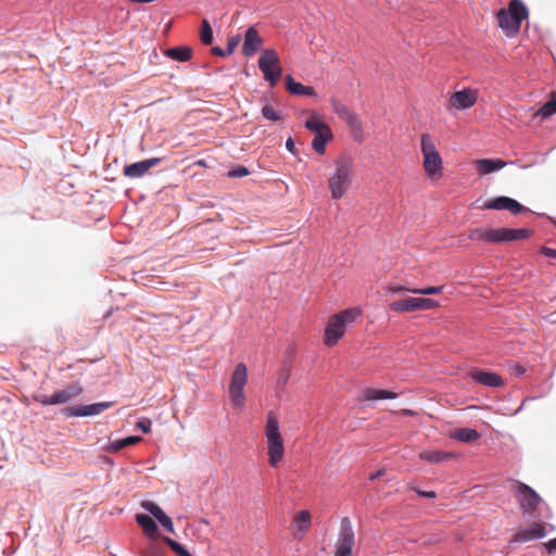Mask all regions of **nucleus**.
<instances>
[{
  "label": "nucleus",
  "mask_w": 556,
  "mask_h": 556,
  "mask_svg": "<svg viewBox=\"0 0 556 556\" xmlns=\"http://www.w3.org/2000/svg\"><path fill=\"white\" fill-rule=\"evenodd\" d=\"M355 177L354 161L349 155H341L333 162L327 186L332 200H341L351 189Z\"/></svg>",
  "instance_id": "obj_1"
},
{
  "label": "nucleus",
  "mask_w": 556,
  "mask_h": 556,
  "mask_svg": "<svg viewBox=\"0 0 556 556\" xmlns=\"http://www.w3.org/2000/svg\"><path fill=\"white\" fill-rule=\"evenodd\" d=\"M362 316L358 307L345 308L330 316L324 334V343L327 346H333L344 336L348 326L352 325Z\"/></svg>",
  "instance_id": "obj_2"
},
{
  "label": "nucleus",
  "mask_w": 556,
  "mask_h": 556,
  "mask_svg": "<svg viewBox=\"0 0 556 556\" xmlns=\"http://www.w3.org/2000/svg\"><path fill=\"white\" fill-rule=\"evenodd\" d=\"M265 437L267 442L268 463L277 467L283 458L285 444L279 429V420L274 412L266 416Z\"/></svg>",
  "instance_id": "obj_3"
},
{
  "label": "nucleus",
  "mask_w": 556,
  "mask_h": 556,
  "mask_svg": "<svg viewBox=\"0 0 556 556\" xmlns=\"http://www.w3.org/2000/svg\"><path fill=\"white\" fill-rule=\"evenodd\" d=\"M528 17V9L520 0H510L508 8L501 9L496 13L498 26L507 36H515L520 30V25Z\"/></svg>",
  "instance_id": "obj_4"
},
{
  "label": "nucleus",
  "mask_w": 556,
  "mask_h": 556,
  "mask_svg": "<svg viewBox=\"0 0 556 556\" xmlns=\"http://www.w3.org/2000/svg\"><path fill=\"white\" fill-rule=\"evenodd\" d=\"M422 153V166L425 173L430 179H439L443 174V162L440 156L434 139L429 134H422L420 139Z\"/></svg>",
  "instance_id": "obj_5"
},
{
  "label": "nucleus",
  "mask_w": 556,
  "mask_h": 556,
  "mask_svg": "<svg viewBox=\"0 0 556 556\" xmlns=\"http://www.w3.org/2000/svg\"><path fill=\"white\" fill-rule=\"evenodd\" d=\"M258 68L263 73L264 79L270 87H275L282 74L279 55L274 49H264L257 61Z\"/></svg>",
  "instance_id": "obj_6"
},
{
  "label": "nucleus",
  "mask_w": 556,
  "mask_h": 556,
  "mask_svg": "<svg viewBox=\"0 0 556 556\" xmlns=\"http://www.w3.org/2000/svg\"><path fill=\"white\" fill-rule=\"evenodd\" d=\"M248 381V369L243 363L238 364L231 375L229 396L235 407L241 408L245 402L243 388Z\"/></svg>",
  "instance_id": "obj_7"
},
{
  "label": "nucleus",
  "mask_w": 556,
  "mask_h": 556,
  "mask_svg": "<svg viewBox=\"0 0 556 556\" xmlns=\"http://www.w3.org/2000/svg\"><path fill=\"white\" fill-rule=\"evenodd\" d=\"M83 392V387L78 383H72L65 389L54 392L52 395L36 394L34 400L42 405L65 404L77 397Z\"/></svg>",
  "instance_id": "obj_8"
},
{
  "label": "nucleus",
  "mask_w": 556,
  "mask_h": 556,
  "mask_svg": "<svg viewBox=\"0 0 556 556\" xmlns=\"http://www.w3.org/2000/svg\"><path fill=\"white\" fill-rule=\"evenodd\" d=\"M355 545V534L350 519L344 518L340 525V531L336 542V551L333 556H352Z\"/></svg>",
  "instance_id": "obj_9"
},
{
  "label": "nucleus",
  "mask_w": 556,
  "mask_h": 556,
  "mask_svg": "<svg viewBox=\"0 0 556 556\" xmlns=\"http://www.w3.org/2000/svg\"><path fill=\"white\" fill-rule=\"evenodd\" d=\"M478 100V90L471 88H464L453 92L446 104V110H467L476 104Z\"/></svg>",
  "instance_id": "obj_10"
},
{
  "label": "nucleus",
  "mask_w": 556,
  "mask_h": 556,
  "mask_svg": "<svg viewBox=\"0 0 556 556\" xmlns=\"http://www.w3.org/2000/svg\"><path fill=\"white\" fill-rule=\"evenodd\" d=\"M517 495L523 515H532L541 503V496L529 485L518 482Z\"/></svg>",
  "instance_id": "obj_11"
},
{
  "label": "nucleus",
  "mask_w": 556,
  "mask_h": 556,
  "mask_svg": "<svg viewBox=\"0 0 556 556\" xmlns=\"http://www.w3.org/2000/svg\"><path fill=\"white\" fill-rule=\"evenodd\" d=\"M332 111L344 121L353 134L362 132V123L358 116L336 97L329 100Z\"/></svg>",
  "instance_id": "obj_12"
},
{
  "label": "nucleus",
  "mask_w": 556,
  "mask_h": 556,
  "mask_svg": "<svg viewBox=\"0 0 556 556\" xmlns=\"http://www.w3.org/2000/svg\"><path fill=\"white\" fill-rule=\"evenodd\" d=\"M533 231L527 228H491L490 243H504L510 241H519L531 237Z\"/></svg>",
  "instance_id": "obj_13"
},
{
  "label": "nucleus",
  "mask_w": 556,
  "mask_h": 556,
  "mask_svg": "<svg viewBox=\"0 0 556 556\" xmlns=\"http://www.w3.org/2000/svg\"><path fill=\"white\" fill-rule=\"evenodd\" d=\"M482 210H506L513 215H518L522 212H528V208L521 205L516 200L508 197H497L495 199L484 202L481 206Z\"/></svg>",
  "instance_id": "obj_14"
},
{
  "label": "nucleus",
  "mask_w": 556,
  "mask_h": 556,
  "mask_svg": "<svg viewBox=\"0 0 556 556\" xmlns=\"http://www.w3.org/2000/svg\"><path fill=\"white\" fill-rule=\"evenodd\" d=\"M112 402H100L89 405H76L65 407L63 414L67 417L72 416H93L102 413L112 406Z\"/></svg>",
  "instance_id": "obj_15"
},
{
  "label": "nucleus",
  "mask_w": 556,
  "mask_h": 556,
  "mask_svg": "<svg viewBox=\"0 0 556 556\" xmlns=\"http://www.w3.org/2000/svg\"><path fill=\"white\" fill-rule=\"evenodd\" d=\"M263 38L258 34L255 27H249L244 34V41L242 45V53L251 58L263 46Z\"/></svg>",
  "instance_id": "obj_16"
},
{
  "label": "nucleus",
  "mask_w": 556,
  "mask_h": 556,
  "mask_svg": "<svg viewBox=\"0 0 556 556\" xmlns=\"http://www.w3.org/2000/svg\"><path fill=\"white\" fill-rule=\"evenodd\" d=\"M545 534L546 532L544 525L540 522H533L527 529L517 531L510 541L515 543H525L528 541L541 539L545 536Z\"/></svg>",
  "instance_id": "obj_17"
},
{
  "label": "nucleus",
  "mask_w": 556,
  "mask_h": 556,
  "mask_svg": "<svg viewBox=\"0 0 556 556\" xmlns=\"http://www.w3.org/2000/svg\"><path fill=\"white\" fill-rule=\"evenodd\" d=\"M468 376L477 383L490 388H501L504 386L503 378L495 372L484 371L480 369L471 370Z\"/></svg>",
  "instance_id": "obj_18"
},
{
  "label": "nucleus",
  "mask_w": 556,
  "mask_h": 556,
  "mask_svg": "<svg viewBox=\"0 0 556 556\" xmlns=\"http://www.w3.org/2000/svg\"><path fill=\"white\" fill-rule=\"evenodd\" d=\"M160 163V159L153 157L136 162L124 167V175L128 178H139L146 175L152 167Z\"/></svg>",
  "instance_id": "obj_19"
},
{
  "label": "nucleus",
  "mask_w": 556,
  "mask_h": 556,
  "mask_svg": "<svg viewBox=\"0 0 556 556\" xmlns=\"http://www.w3.org/2000/svg\"><path fill=\"white\" fill-rule=\"evenodd\" d=\"M475 166L480 175H488L504 168L506 162L501 159H481L475 162Z\"/></svg>",
  "instance_id": "obj_20"
},
{
  "label": "nucleus",
  "mask_w": 556,
  "mask_h": 556,
  "mask_svg": "<svg viewBox=\"0 0 556 556\" xmlns=\"http://www.w3.org/2000/svg\"><path fill=\"white\" fill-rule=\"evenodd\" d=\"M389 309L400 314L416 312L418 311V299L406 298L393 301L389 304Z\"/></svg>",
  "instance_id": "obj_21"
},
{
  "label": "nucleus",
  "mask_w": 556,
  "mask_h": 556,
  "mask_svg": "<svg viewBox=\"0 0 556 556\" xmlns=\"http://www.w3.org/2000/svg\"><path fill=\"white\" fill-rule=\"evenodd\" d=\"M286 88L291 94L295 96L314 97L316 94L313 87L304 86L301 83L295 81L291 75H287L286 77Z\"/></svg>",
  "instance_id": "obj_22"
},
{
  "label": "nucleus",
  "mask_w": 556,
  "mask_h": 556,
  "mask_svg": "<svg viewBox=\"0 0 556 556\" xmlns=\"http://www.w3.org/2000/svg\"><path fill=\"white\" fill-rule=\"evenodd\" d=\"M333 138L332 131L330 127H326L324 131L315 134V137L312 141L313 150L319 155L325 154L327 142L331 141Z\"/></svg>",
  "instance_id": "obj_23"
},
{
  "label": "nucleus",
  "mask_w": 556,
  "mask_h": 556,
  "mask_svg": "<svg viewBox=\"0 0 556 556\" xmlns=\"http://www.w3.org/2000/svg\"><path fill=\"white\" fill-rule=\"evenodd\" d=\"M396 397L397 394L395 392L372 388L365 389L361 395L362 401L393 400Z\"/></svg>",
  "instance_id": "obj_24"
},
{
  "label": "nucleus",
  "mask_w": 556,
  "mask_h": 556,
  "mask_svg": "<svg viewBox=\"0 0 556 556\" xmlns=\"http://www.w3.org/2000/svg\"><path fill=\"white\" fill-rule=\"evenodd\" d=\"M455 456L454 453L445 451H422L419 454V458L429 463H441L448 460Z\"/></svg>",
  "instance_id": "obj_25"
},
{
  "label": "nucleus",
  "mask_w": 556,
  "mask_h": 556,
  "mask_svg": "<svg viewBox=\"0 0 556 556\" xmlns=\"http://www.w3.org/2000/svg\"><path fill=\"white\" fill-rule=\"evenodd\" d=\"M165 55L177 62H187L192 56V49L186 46L175 47L167 49Z\"/></svg>",
  "instance_id": "obj_26"
},
{
  "label": "nucleus",
  "mask_w": 556,
  "mask_h": 556,
  "mask_svg": "<svg viewBox=\"0 0 556 556\" xmlns=\"http://www.w3.org/2000/svg\"><path fill=\"white\" fill-rule=\"evenodd\" d=\"M136 521L143 529L146 535L154 536L157 534V525L149 515L138 514L136 515Z\"/></svg>",
  "instance_id": "obj_27"
},
{
  "label": "nucleus",
  "mask_w": 556,
  "mask_h": 556,
  "mask_svg": "<svg viewBox=\"0 0 556 556\" xmlns=\"http://www.w3.org/2000/svg\"><path fill=\"white\" fill-rule=\"evenodd\" d=\"M311 526V514L308 510L299 511L293 518V527L302 536Z\"/></svg>",
  "instance_id": "obj_28"
},
{
  "label": "nucleus",
  "mask_w": 556,
  "mask_h": 556,
  "mask_svg": "<svg viewBox=\"0 0 556 556\" xmlns=\"http://www.w3.org/2000/svg\"><path fill=\"white\" fill-rule=\"evenodd\" d=\"M452 438L460 442L470 443L478 440L480 438V434L475 429L460 428L453 432Z\"/></svg>",
  "instance_id": "obj_29"
},
{
  "label": "nucleus",
  "mask_w": 556,
  "mask_h": 556,
  "mask_svg": "<svg viewBox=\"0 0 556 556\" xmlns=\"http://www.w3.org/2000/svg\"><path fill=\"white\" fill-rule=\"evenodd\" d=\"M555 113H556V91H553L549 96V100L534 113V116H540L542 119H546Z\"/></svg>",
  "instance_id": "obj_30"
},
{
  "label": "nucleus",
  "mask_w": 556,
  "mask_h": 556,
  "mask_svg": "<svg viewBox=\"0 0 556 556\" xmlns=\"http://www.w3.org/2000/svg\"><path fill=\"white\" fill-rule=\"evenodd\" d=\"M306 129L313 131L314 134L324 131L326 127H329L326 123L321 122L318 118L316 112H311L309 118L305 122Z\"/></svg>",
  "instance_id": "obj_31"
},
{
  "label": "nucleus",
  "mask_w": 556,
  "mask_h": 556,
  "mask_svg": "<svg viewBox=\"0 0 556 556\" xmlns=\"http://www.w3.org/2000/svg\"><path fill=\"white\" fill-rule=\"evenodd\" d=\"M469 239L473 241L491 242V228H476L469 233Z\"/></svg>",
  "instance_id": "obj_32"
},
{
  "label": "nucleus",
  "mask_w": 556,
  "mask_h": 556,
  "mask_svg": "<svg viewBox=\"0 0 556 556\" xmlns=\"http://www.w3.org/2000/svg\"><path fill=\"white\" fill-rule=\"evenodd\" d=\"M262 115L265 119L270 121V122H278L282 117L281 112L275 110V108L269 102H266L263 105Z\"/></svg>",
  "instance_id": "obj_33"
},
{
  "label": "nucleus",
  "mask_w": 556,
  "mask_h": 556,
  "mask_svg": "<svg viewBox=\"0 0 556 556\" xmlns=\"http://www.w3.org/2000/svg\"><path fill=\"white\" fill-rule=\"evenodd\" d=\"M200 38L205 46L213 42V30L207 20H203L201 23Z\"/></svg>",
  "instance_id": "obj_34"
},
{
  "label": "nucleus",
  "mask_w": 556,
  "mask_h": 556,
  "mask_svg": "<svg viewBox=\"0 0 556 556\" xmlns=\"http://www.w3.org/2000/svg\"><path fill=\"white\" fill-rule=\"evenodd\" d=\"M443 290L442 286H433V287H426V288H415L412 290V293L414 294H420V295H433V294H440Z\"/></svg>",
  "instance_id": "obj_35"
},
{
  "label": "nucleus",
  "mask_w": 556,
  "mask_h": 556,
  "mask_svg": "<svg viewBox=\"0 0 556 556\" xmlns=\"http://www.w3.org/2000/svg\"><path fill=\"white\" fill-rule=\"evenodd\" d=\"M142 508L146 509L147 511H149L151 515H153V517H155L156 519L162 516V514H164V511L162 510L161 507H159L155 503L153 502H150V501H146V502H142L141 504Z\"/></svg>",
  "instance_id": "obj_36"
},
{
  "label": "nucleus",
  "mask_w": 556,
  "mask_h": 556,
  "mask_svg": "<svg viewBox=\"0 0 556 556\" xmlns=\"http://www.w3.org/2000/svg\"><path fill=\"white\" fill-rule=\"evenodd\" d=\"M418 299V311L431 309L439 306V303L435 300L428 298H417Z\"/></svg>",
  "instance_id": "obj_37"
},
{
  "label": "nucleus",
  "mask_w": 556,
  "mask_h": 556,
  "mask_svg": "<svg viewBox=\"0 0 556 556\" xmlns=\"http://www.w3.org/2000/svg\"><path fill=\"white\" fill-rule=\"evenodd\" d=\"M126 447V443L124 439L121 440H114L109 442V444L105 447V451L109 453H117L118 451Z\"/></svg>",
  "instance_id": "obj_38"
},
{
  "label": "nucleus",
  "mask_w": 556,
  "mask_h": 556,
  "mask_svg": "<svg viewBox=\"0 0 556 556\" xmlns=\"http://www.w3.org/2000/svg\"><path fill=\"white\" fill-rule=\"evenodd\" d=\"M249 174H250V172L245 166L239 165L236 168L228 172V177L240 178V177H245Z\"/></svg>",
  "instance_id": "obj_39"
},
{
  "label": "nucleus",
  "mask_w": 556,
  "mask_h": 556,
  "mask_svg": "<svg viewBox=\"0 0 556 556\" xmlns=\"http://www.w3.org/2000/svg\"><path fill=\"white\" fill-rule=\"evenodd\" d=\"M157 520L166 531L174 533V523L165 513L162 514V516H160Z\"/></svg>",
  "instance_id": "obj_40"
},
{
  "label": "nucleus",
  "mask_w": 556,
  "mask_h": 556,
  "mask_svg": "<svg viewBox=\"0 0 556 556\" xmlns=\"http://www.w3.org/2000/svg\"><path fill=\"white\" fill-rule=\"evenodd\" d=\"M386 289H387V292H390V293H403V292L412 293V290H414L415 288H409L406 286L389 285Z\"/></svg>",
  "instance_id": "obj_41"
},
{
  "label": "nucleus",
  "mask_w": 556,
  "mask_h": 556,
  "mask_svg": "<svg viewBox=\"0 0 556 556\" xmlns=\"http://www.w3.org/2000/svg\"><path fill=\"white\" fill-rule=\"evenodd\" d=\"M240 41V37L239 36H236V37H232L228 40L227 42V54H231L235 49L237 48L238 43Z\"/></svg>",
  "instance_id": "obj_42"
},
{
  "label": "nucleus",
  "mask_w": 556,
  "mask_h": 556,
  "mask_svg": "<svg viewBox=\"0 0 556 556\" xmlns=\"http://www.w3.org/2000/svg\"><path fill=\"white\" fill-rule=\"evenodd\" d=\"M511 372L518 377L522 376L526 372V368L520 364H514L510 368Z\"/></svg>",
  "instance_id": "obj_43"
},
{
  "label": "nucleus",
  "mask_w": 556,
  "mask_h": 556,
  "mask_svg": "<svg viewBox=\"0 0 556 556\" xmlns=\"http://www.w3.org/2000/svg\"><path fill=\"white\" fill-rule=\"evenodd\" d=\"M124 440H125L126 447H127V446L134 445L136 443H139L142 440V438L139 435H131V437L125 438Z\"/></svg>",
  "instance_id": "obj_44"
},
{
  "label": "nucleus",
  "mask_w": 556,
  "mask_h": 556,
  "mask_svg": "<svg viewBox=\"0 0 556 556\" xmlns=\"http://www.w3.org/2000/svg\"><path fill=\"white\" fill-rule=\"evenodd\" d=\"M541 253L547 257L556 258V250L547 247L541 248Z\"/></svg>",
  "instance_id": "obj_45"
},
{
  "label": "nucleus",
  "mask_w": 556,
  "mask_h": 556,
  "mask_svg": "<svg viewBox=\"0 0 556 556\" xmlns=\"http://www.w3.org/2000/svg\"><path fill=\"white\" fill-rule=\"evenodd\" d=\"M137 427L141 429L144 433H149L151 431V426L149 421L141 420L137 424Z\"/></svg>",
  "instance_id": "obj_46"
},
{
  "label": "nucleus",
  "mask_w": 556,
  "mask_h": 556,
  "mask_svg": "<svg viewBox=\"0 0 556 556\" xmlns=\"http://www.w3.org/2000/svg\"><path fill=\"white\" fill-rule=\"evenodd\" d=\"M286 148L288 151H290L292 154H296L295 144L291 137H289L286 141Z\"/></svg>",
  "instance_id": "obj_47"
},
{
  "label": "nucleus",
  "mask_w": 556,
  "mask_h": 556,
  "mask_svg": "<svg viewBox=\"0 0 556 556\" xmlns=\"http://www.w3.org/2000/svg\"><path fill=\"white\" fill-rule=\"evenodd\" d=\"M545 547L546 549L552 553L554 551H556V538L555 539H552L549 540L548 542H546L545 544Z\"/></svg>",
  "instance_id": "obj_48"
},
{
  "label": "nucleus",
  "mask_w": 556,
  "mask_h": 556,
  "mask_svg": "<svg viewBox=\"0 0 556 556\" xmlns=\"http://www.w3.org/2000/svg\"><path fill=\"white\" fill-rule=\"evenodd\" d=\"M418 495L429 498H435L437 494L433 491H419L417 490Z\"/></svg>",
  "instance_id": "obj_49"
},
{
  "label": "nucleus",
  "mask_w": 556,
  "mask_h": 556,
  "mask_svg": "<svg viewBox=\"0 0 556 556\" xmlns=\"http://www.w3.org/2000/svg\"><path fill=\"white\" fill-rule=\"evenodd\" d=\"M212 52H213V54H215V55H219V56L228 55V54H227V50H226V51H224V50H223L222 48H219V47H214V48L212 49Z\"/></svg>",
  "instance_id": "obj_50"
},
{
  "label": "nucleus",
  "mask_w": 556,
  "mask_h": 556,
  "mask_svg": "<svg viewBox=\"0 0 556 556\" xmlns=\"http://www.w3.org/2000/svg\"><path fill=\"white\" fill-rule=\"evenodd\" d=\"M383 472H384L383 470H378L377 472L371 473V475L369 476V480L374 481L375 479H377V478L381 477V476L383 475Z\"/></svg>",
  "instance_id": "obj_51"
},
{
  "label": "nucleus",
  "mask_w": 556,
  "mask_h": 556,
  "mask_svg": "<svg viewBox=\"0 0 556 556\" xmlns=\"http://www.w3.org/2000/svg\"><path fill=\"white\" fill-rule=\"evenodd\" d=\"M288 380V375H281L278 379V381L281 383V384H285Z\"/></svg>",
  "instance_id": "obj_52"
},
{
  "label": "nucleus",
  "mask_w": 556,
  "mask_h": 556,
  "mask_svg": "<svg viewBox=\"0 0 556 556\" xmlns=\"http://www.w3.org/2000/svg\"><path fill=\"white\" fill-rule=\"evenodd\" d=\"M405 414L406 415H413V412L412 410H405Z\"/></svg>",
  "instance_id": "obj_53"
}]
</instances>
